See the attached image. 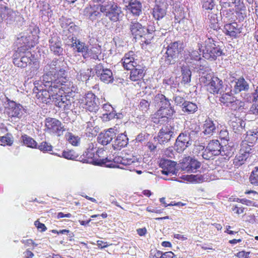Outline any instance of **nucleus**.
Here are the masks:
<instances>
[{
	"mask_svg": "<svg viewBox=\"0 0 258 258\" xmlns=\"http://www.w3.org/2000/svg\"><path fill=\"white\" fill-rule=\"evenodd\" d=\"M198 108V106L195 103L186 101L182 108V110L187 114H191L197 111Z\"/></svg>",
	"mask_w": 258,
	"mask_h": 258,
	"instance_id": "ea45409f",
	"label": "nucleus"
},
{
	"mask_svg": "<svg viewBox=\"0 0 258 258\" xmlns=\"http://www.w3.org/2000/svg\"><path fill=\"white\" fill-rule=\"evenodd\" d=\"M241 153L245 154H249V157H250L253 154L254 149L253 148V144H248L247 143H243L242 147L240 150Z\"/></svg>",
	"mask_w": 258,
	"mask_h": 258,
	"instance_id": "3c124183",
	"label": "nucleus"
},
{
	"mask_svg": "<svg viewBox=\"0 0 258 258\" xmlns=\"http://www.w3.org/2000/svg\"><path fill=\"white\" fill-rule=\"evenodd\" d=\"M219 137L221 139L228 141L229 140V134L227 130H221L219 133Z\"/></svg>",
	"mask_w": 258,
	"mask_h": 258,
	"instance_id": "69168bd1",
	"label": "nucleus"
},
{
	"mask_svg": "<svg viewBox=\"0 0 258 258\" xmlns=\"http://www.w3.org/2000/svg\"><path fill=\"white\" fill-rule=\"evenodd\" d=\"M174 132L175 128L171 125L162 127L159 131L157 137L158 142L160 144L167 143L175 136Z\"/></svg>",
	"mask_w": 258,
	"mask_h": 258,
	"instance_id": "dca6fc26",
	"label": "nucleus"
},
{
	"mask_svg": "<svg viewBox=\"0 0 258 258\" xmlns=\"http://www.w3.org/2000/svg\"><path fill=\"white\" fill-rule=\"evenodd\" d=\"M29 70L26 71V74L28 78H32L36 75L37 70L39 68V64L37 61H33L31 64Z\"/></svg>",
	"mask_w": 258,
	"mask_h": 258,
	"instance_id": "c03bdc74",
	"label": "nucleus"
},
{
	"mask_svg": "<svg viewBox=\"0 0 258 258\" xmlns=\"http://www.w3.org/2000/svg\"><path fill=\"white\" fill-rule=\"evenodd\" d=\"M21 139L24 144L28 147L31 148H37V144L36 142L30 137L26 135H24L22 136Z\"/></svg>",
	"mask_w": 258,
	"mask_h": 258,
	"instance_id": "de8ad7c7",
	"label": "nucleus"
},
{
	"mask_svg": "<svg viewBox=\"0 0 258 258\" xmlns=\"http://www.w3.org/2000/svg\"><path fill=\"white\" fill-rule=\"evenodd\" d=\"M130 30L135 38H146V27L137 20L131 22L130 24Z\"/></svg>",
	"mask_w": 258,
	"mask_h": 258,
	"instance_id": "aec40b11",
	"label": "nucleus"
},
{
	"mask_svg": "<svg viewBox=\"0 0 258 258\" xmlns=\"http://www.w3.org/2000/svg\"><path fill=\"white\" fill-rule=\"evenodd\" d=\"M201 51L198 50H192L189 52V56L185 58V62L189 64H195V62H199L201 59Z\"/></svg>",
	"mask_w": 258,
	"mask_h": 258,
	"instance_id": "f704fd0d",
	"label": "nucleus"
},
{
	"mask_svg": "<svg viewBox=\"0 0 258 258\" xmlns=\"http://www.w3.org/2000/svg\"><path fill=\"white\" fill-rule=\"evenodd\" d=\"M209 31L203 38L202 41L198 43L199 49L202 51L203 57L210 60H215L220 56L224 55L223 51L222 42L217 37H212Z\"/></svg>",
	"mask_w": 258,
	"mask_h": 258,
	"instance_id": "f03ea898",
	"label": "nucleus"
},
{
	"mask_svg": "<svg viewBox=\"0 0 258 258\" xmlns=\"http://www.w3.org/2000/svg\"><path fill=\"white\" fill-rule=\"evenodd\" d=\"M173 100L176 105L179 106L181 107V108H182L184 103L186 101L183 97L179 96H174Z\"/></svg>",
	"mask_w": 258,
	"mask_h": 258,
	"instance_id": "680f3d73",
	"label": "nucleus"
},
{
	"mask_svg": "<svg viewBox=\"0 0 258 258\" xmlns=\"http://www.w3.org/2000/svg\"><path fill=\"white\" fill-rule=\"evenodd\" d=\"M153 103L156 107L159 108L157 114L161 116L158 118V123L167 122L168 117H171L175 113L169 100L163 94L159 93L156 95L153 99Z\"/></svg>",
	"mask_w": 258,
	"mask_h": 258,
	"instance_id": "20e7f679",
	"label": "nucleus"
},
{
	"mask_svg": "<svg viewBox=\"0 0 258 258\" xmlns=\"http://www.w3.org/2000/svg\"><path fill=\"white\" fill-rule=\"evenodd\" d=\"M231 125L235 132H240L245 127V123L241 119L238 118L236 119L235 121H232Z\"/></svg>",
	"mask_w": 258,
	"mask_h": 258,
	"instance_id": "8fccbe9b",
	"label": "nucleus"
},
{
	"mask_svg": "<svg viewBox=\"0 0 258 258\" xmlns=\"http://www.w3.org/2000/svg\"><path fill=\"white\" fill-rule=\"evenodd\" d=\"M34 225L37 227L38 229L41 232L45 231L46 230V227L45 225L42 223H40L38 220L34 222Z\"/></svg>",
	"mask_w": 258,
	"mask_h": 258,
	"instance_id": "774afa93",
	"label": "nucleus"
},
{
	"mask_svg": "<svg viewBox=\"0 0 258 258\" xmlns=\"http://www.w3.org/2000/svg\"><path fill=\"white\" fill-rule=\"evenodd\" d=\"M239 3L240 0H221L220 1V4L222 9L236 6Z\"/></svg>",
	"mask_w": 258,
	"mask_h": 258,
	"instance_id": "864d4df0",
	"label": "nucleus"
},
{
	"mask_svg": "<svg viewBox=\"0 0 258 258\" xmlns=\"http://www.w3.org/2000/svg\"><path fill=\"white\" fill-rule=\"evenodd\" d=\"M3 100L5 103H7V108L10 117L20 119L26 113V109L22 105L11 100L5 95Z\"/></svg>",
	"mask_w": 258,
	"mask_h": 258,
	"instance_id": "1a4fd4ad",
	"label": "nucleus"
},
{
	"mask_svg": "<svg viewBox=\"0 0 258 258\" xmlns=\"http://www.w3.org/2000/svg\"><path fill=\"white\" fill-rule=\"evenodd\" d=\"M122 165L127 166L133 164L134 166H137V164L140 162L141 158H137L133 156H128V157H122Z\"/></svg>",
	"mask_w": 258,
	"mask_h": 258,
	"instance_id": "79ce46f5",
	"label": "nucleus"
},
{
	"mask_svg": "<svg viewBox=\"0 0 258 258\" xmlns=\"http://www.w3.org/2000/svg\"><path fill=\"white\" fill-rule=\"evenodd\" d=\"M210 21V27L214 31L217 32L220 29V27L218 22L217 15L214 14H211L210 18H209Z\"/></svg>",
	"mask_w": 258,
	"mask_h": 258,
	"instance_id": "603ef678",
	"label": "nucleus"
},
{
	"mask_svg": "<svg viewBox=\"0 0 258 258\" xmlns=\"http://www.w3.org/2000/svg\"><path fill=\"white\" fill-rule=\"evenodd\" d=\"M134 52L130 51L128 53L125 54L123 58L122 59V63L124 69L128 70L131 68H134L137 64V62L135 60V59L132 56Z\"/></svg>",
	"mask_w": 258,
	"mask_h": 258,
	"instance_id": "2f4dec72",
	"label": "nucleus"
},
{
	"mask_svg": "<svg viewBox=\"0 0 258 258\" xmlns=\"http://www.w3.org/2000/svg\"><path fill=\"white\" fill-rule=\"evenodd\" d=\"M202 7L206 10H212L215 7L214 0H201Z\"/></svg>",
	"mask_w": 258,
	"mask_h": 258,
	"instance_id": "4d7b16f0",
	"label": "nucleus"
},
{
	"mask_svg": "<svg viewBox=\"0 0 258 258\" xmlns=\"http://www.w3.org/2000/svg\"><path fill=\"white\" fill-rule=\"evenodd\" d=\"M258 139V128L252 129L247 132L245 141L250 144H254Z\"/></svg>",
	"mask_w": 258,
	"mask_h": 258,
	"instance_id": "4c0bfd02",
	"label": "nucleus"
},
{
	"mask_svg": "<svg viewBox=\"0 0 258 258\" xmlns=\"http://www.w3.org/2000/svg\"><path fill=\"white\" fill-rule=\"evenodd\" d=\"M101 117L104 121H108L114 118L121 119L123 115L122 113H116L114 110L109 112V113H103Z\"/></svg>",
	"mask_w": 258,
	"mask_h": 258,
	"instance_id": "37998d69",
	"label": "nucleus"
},
{
	"mask_svg": "<svg viewBox=\"0 0 258 258\" xmlns=\"http://www.w3.org/2000/svg\"><path fill=\"white\" fill-rule=\"evenodd\" d=\"M30 36H28L24 33L19 34L15 42V45L17 47L16 51L26 52L31 47H33Z\"/></svg>",
	"mask_w": 258,
	"mask_h": 258,
	"instance_id": "9b49d317",
	"label": "nucleus"
},
{
	"mask_svg": "<svg viewBox=\"0 0 258 258\" xmlns=\"http://www.w3.org/2000/svg\"><path fill=\"white\" fill-rule=\"evenodd\" d=\"M57 79L61 80V81L63 82V84H66L65 82H69V81H63L61 80V78H62L64 77L66 73V70L64 68H60V65L57 64ZM70 82L74 86L72 83H71V82Z\"/></svg>",
	"mask_w": 258,
	"mask_h": 258,
	"instance_id": "052dcab7",
	"label": "nucleus"
},
{
	"mask_svg": "<svg viewBox=\"0 0 258 258\" xmlns=\"http://www.w3.org/2000/svg\"><path fill=\"white\" fill-rule=\"evenodd\" d=\"M224 29L223 31L226 35L235 38L237 37V34L241 33L240 29L238 27L236 22L226 24Z\"/></svg>",
	"mask_w": 258,
	"mask_h": 258,
	"instance_id": "c756f323",
	"label": "nucleus"
},
{
	"mask_svg": "<svg viewBox=\"0 0 258 258\" xmlns=\"http://www.w3.org/2000/svg\"><path fill=\"white\" fill-rule=\"evenodd\" d=\"M96 151L94 150V146L93 144L89 145V148L87 151L83 154V156L87 159H83V163H91L94 162L96 164H99L101 163H96L95 159V152ZM105 162L102 161L101 163H104Z\"/></svg>",
	"mask_w": 258,
	"mask_h": 258,
	"instance_id": "473e14b6",
	"label": "nucleus"
},
{
	"mask_svg": "<svg viewBox=\"0 0 258 258\" xmlns=\"http://www.w3.org/2000/svg\"><path fill=\"white\" fill-rule=\"evenodd\" d=\"M94 70L97 76L102 82L107 84L113 82L114 78L111 70L105 68L100 63L95 66Z\"/></svg>",
	"mask_w": 258,
	"mask_h": 258,
	"instance_id": "ddd939ff",
	"label": "nucleus"
},
{
	"mask_svg": "<svg viewBox=\"0 0 258 258\" xmlns=\"http://www.w3.org/2000/svg\"><path fill=\"white\" fill-rule=\"evenodd\" d=\"M17 18H20L18 13L6 6L1 7L0 22L4 21L7 24H13Z\"/></svg>",
	"mask_w": 258,
	"mask_h": 258,
	"instance_id": "a211bd4d",
	"label": "nucleus"
},
{
	"mask_svg": "<svg viewBox=\"0 0 258 258\" xmlns=\"http://www.w3.org/2000/svg\"><path fill=\"white\" fill-rule=\"evenodd\" d=\"M13 144V140L9 137L5 136L2 137L0 138V144L2 146L11 145Z\"/></svg>",
	"mask_w": 258,
	"mask_h": 258,
	"instance_id": "0e129e2a",
	"label": "nucleus"
},
{
	"mask_svg": "<svg viewBox=\"0 0 258 258\" xmlns=\"http://www.w3.org/2000/svg\"><path fill=\"white\" fill-rule=\"evenodd\" d=\"M58 60L56 58L49 61L44 67V75L42 76L40 82L45 83L46 86H51L53 83H63V82L57 79V64Z\"/></svg>",
	"mask_w": 258,
	"mask_h": 258,
	"instance_id": "39448f33",
	"label": "nucleus"
},
{
	"mask_svg": "<svg viewBox=\"0 0 258 258\" xmlns=\"http://www.w3.org/2000/svg\"><path fill=\"white\" fill-rule=\"evenodd\" d=\"M92 76V69H84L81 70L77 74L76 77L78 80L83 82L87 81Z\"/></svg>",
	"mask_w": 258,
	"mask_h": 258,
	"instance_id": "c9c22d12",
	"label": "nucleus"
},
{
	"mask_svg": "<svg viewBox=\"0 0 258 258\" xmlns=\"http://www.w3.org/2000/svg\"><path fill=\"white\" fill-rule=\"evenodd\" d=\"M166 6L163 3H156L152 9L151 14L153 17L157 21L163 18L166 15Z\"/></svg>",
	"mask_w": 258,
	"mask_h": 258,
	"instance_id": "393cba45",
	"label": "nucleus"
},
{
	"mask_svg": "<svg viewBox=\"0 0 258 258\" xmlns=\"http://www.w3.org/2000/svg\"><path fill=\"white\" fill-rule=\"evenodd\" d=\"M249 159V154H243L240 151L239 154L237 155L234 159L233 163L235 166H240L245 163Z\"/></svg>",
	"mask_w": 258,
	"mask_h": 258,
	"instance_id": "e433bc0d",
	"label": "nucleus"
},
{
	"mask_svg": "<svg viewBox=\"0 0 258 258\" xmlns=\"http://www.w3.org/2000/svg\"><path fill=\"white\" fill-rule=\"evenodd\" d=\"M53 155H57L59 157H63L68 160H76V159L78 157L79 155L77 153H76L73 150H69L67 149L66 150H64L62 153L61 155H57V154L53 153Z\"/></svg>",
	"mask_w": 258,
	"mask_h": 258,
	"instance_id": "a19ab883",
	"label": "nucleus"
},
{
	"mask_svg": "<svg viewBox=\"0 0 258 258\" xmlns=\"http://www.w3.org/2000/svg\"><path fill=\"white\" fill-rule=\"evenodd\" d=\"M45 131L49 134H55L60 136L65 131L64 126L58 119L54 118H46L45 120Z\"/></svg>",
	"mask_w": 258,
	"mask_h": 258,
	"instance_id": "9d476101",
	"label": "nucleus"
},
{
	"mask_svg": "<svg viewBox=\"0 0 258 258\" xmlns=\"http://www.w3.org/2000/svg\"><path fill=\"white\" fill-rule=\"evenodd\" d=\"M221 153L220 155L222 156H225V159L230 158L234 154L235 149L230 146H222V149H221Z\"/></svg>",
	"mask_w": 258,
	"mask_h": 258,
	"instance_id": "09e8293b",
	"label": "nucleus"
},
{
	"mask_svg": "<svg viewBox=\"0 0 258 258\" xmlns=\"http://www.w3.org/2000/svg\"><path fill=\"white\" fill-rule=\"evenodd\" d=\"M117 131L113 128H110L104 133L99 134L97 137V141L102 145H106L110 143L113 139L115 138Z\"/></svg>",
	"mask_w": 258,
	"mask_h": 258,
	"instance_id": "4be33fe9",
	"label": "nucleus"
},
{
	"mask_svg": "<svg viewBox=\"0 0 258 258\" xmlns=\"http://www.w3.org/2000/svg\"><path fill=\"white\" fill-rule=\"evenodd\" d=\"M49 46L50 50L54 55H62L63 49L62 48L60 38L56 34H53L49 39Z\"/></svg>",
	"mask_w": 258,
	"mask_h": 258,
	"instance_id": "412c9836",
	"label": "nucleus"
},
{
	"mask_svg": "<svg viewBox=\"0 0 258 258\" xmlns=\"http://www.w3.org/2000/svg\"><path fill=\"white\" fill-rule=\"evenodd\" d=\"M176 162L168 159H162L159 166L162 169L161 173L164 175H173L175 173Z\"/></svg>",
	"mask_w": 258,
	"mask_h": 258,
	"instance_id": "5701e85b",
	"label": "nucleus"
},
{
	"mask_svg": "<svg viewBox=\"0 0 258 258\" xmlns=\"http://www.w3.org/2000/svg\"><path fill=\"white\" fill-rule=\"evenodd\" d=\"M202 133L208 137L213 136L214 134L216 133L217 131L215 123L210 118L206 119L204 121L202 126Z\"/></svg>",
	"mask_w": 258,
	"mask_h": 258,
	"instance_id": "cd10ccee",
	"label": "nucleus"
},
{
	"mask_svg": "<svg viewBox=\"0 0 258 258\" xmlns=\"http://www.w3.org/2000/svg\"><path fill=\"white\" fill-rule=\"evenodd\" d=\"M209 179V175L207 174H196L190 175L189 176L188 180L190 181H194L198 183H201L205 181H207Z\"/></svg>",
	"mask_w": 258,
	"mask_h": 258,
	"instance_id": "a18cd8bd",
	"label": "nucleus"
},
{
	"mask_svg": "<svg viewBox=\"0 0 258 258\" xmlns=\"http://www.w3.org/2000/svg\"><path fill=\"white\" fill-rule=\"evenodd\" d=\"M201 166V163L192 158H190L189 162L186 167V170L188 172H194Z\"/></svg>",
	"mask_w": 258,
	"mask_h": 258,
	"instance_id": "49530a36",
	"label": "nucleus"
},
{
	"mask_svg": "<svg viewBox=\"0 0 258 258\" xmlns=\"http://www.w3.org/2000/svg\"><path fill=\"white\" fill-rule=\"evenodd\" d=\"M150 258H163V252L159 250L151 252L150 255Z\"/></svg>",
	"mask_w": 258,
	"mask_h": 258,
	"instance_id": "338daca9",
	"label": "nucleus"
},
{
	"mask_svg": "<svg viewBox=\"0 0 258 258\" xmlns=\"http://www.w3.org/2000/svg\"><path fill=\"white\" fill-rule=\"evenodd\" d=\"M222 145L217 140L211 141L206 148L203 146H199V150H203L202 156L207 160H213L215 156H218L221 153Z\"/></svg>",
	"mask_w": 258,
	"mask_h": 258,
	"instance_id": "6e6552de",
	"label": "nucleus"
},
{
	"mask_svg": "<svg viewBox=\"0 0 258 258\" xmlns=\"http://www.w3.org/2000/svg\"><path fill=\"white\" fill-rule=\"evenodd\" d=\"M219 101L223 105L229 107L232 110H236L239 108V101L235 97L232 96L230 93L224 92L221 94H219Z\"/></svg>",
	"mask_w": 258,
	"mask_h": 258,
	"instance_id": "2eb2a0df",
	"label": "nucleus"
},
{
	"mask_svg": "<svg viewBox=\"0 0 258 258\" xmlns=\"http://www.w3.org/2000/svg\"><path fill=\"white\" fill-rule=\"evenodd\" d=\"M150 107V102L145 99H142L140 102L139 107L143 111L146 112Z\"/></svg>",
	"mask_w": 258,
	"mask_h": 258,
	"instance_id": "e2e57ef3",
	"label": "nucleus"
},
{
	"mask_svg": "<svg viewBox=\"0 0 258 258\" xmlns=\"http://www.w3.org/2000/svg\"><path fill=\"white\" fill-rule=\"evenodd\" d=\"M93 3H90V6L86 7L84 10V15L90 20L93 21L101 17V13L100 11V6L102 4L93 5Z\"/></svg>",
	"mask_w": 258,
	"mask_h": 258,
	"instance_id": "6ab92c4d",
	"label": "nucleus"
},
{
	"mask_svg": "<svg viewBox=\"0 0 258 258\" xmlns=\"http://www.w3.org/2000/svg\"><path fill=\"white\" fill-rule=\"evenodd\" d=\"M100 11L110 21L113 22L120 21L123 16L121 7L113 1L102 4L100 6Z\"/></svg>",
	"mask_w": 258,
	"mask_h": 258,
	"instance_id": "0eeeda50",
	"label": "nucleus"
},
{
	"mask_svg": "<svg viewBox=\"0 0 258 258\" xmlns=\"http://www.w3.org/2000/svg\"><path fill=\"white\" fill-rule=\"evenodd\" d=\"M80 139L78 136H75L72 133H69L68 141L73 146H77L79 144Z\"/></svg>",
	"mask_w": 258,
	"mask_h": 258,
	"instance_id": "bf43d9fd",
	"label": "nucleus"
},
{
	"mask_svg": "<svg viewBox=\"0 0 258 258\" xmlns=\"http://www.w3.org/2000/svg\"><path fill=\"white\" fill-rule=\"evenodd\" d=\"M52 146L46 142H42L37 148L43 152H48L52 151Z\"/></svg>",
	"mask_w": 258,
	"mask_h": 258,
	"instance_id": "13d9d810",
	"label": "nucleus"
},
{
	"mask_svg": "<svg viewBox=\"0 0 258 258\" xmlns=\"http://www.w3.org/2000/svg\"><path fill=\"white\" fill-rule=\"evenodd\" d=\"M115 140L113 142L112 147L114 150H120L122 148L126 147L128 143V139L125 132L116 135Z\"/></svg>",
	"mask_w": 258,
	"mask_h": 258,
	"instance_id": "a878e982",
	"label": "nucleus"
},
{
	"mask_svg": "<svg viewBox=\"0 0 258 258\" xmlns=\"http://www.w3.org/2000/svg\"><path fill=\"white\" fill-rule=\"evenodd\" d=\"M134 68H131L130 79L133 81H140L146 73V67L143 64H137Z\"/></svg>",
	"mask_w": 258,
	"mask_h": 258,
	"instance_id": "b1692460",
	"label": "nucleus"
},
{
	"mask_svg": "<svg viewBox=\"0 0 258 258\" xmlns=\"http://www.w3.org/2000/svg\"><path fill=\"white\" fill-rule=\"evenodd\" d=\"M247 101L252 103L254 102V103H253L249 108V114L258 115V99L256 101H252V95L251 93L249 96V98H247Z\"/></svg>",
	"mask_w": 258,
	"mask_h": 258,
	"instance_id": "5fc2aeb1",
	"label": "nucleus"
},
{
	"mask_svg": "<svg viewBox=\"0 0 258 258\" xmlns=\"http://www.w3.org/2000/svg\"><path fill=\"white\" fill-rule=\"evenodd\" d=\"M125 7L134 16L138 17L142 13V4L139 0H131Z\"/></svg>",
	"mask_w": 258,
	"mask_h": 258,
	"instance_id": "bb28decb",
	"label": "nucleus"
},
{
	"mask_svg": "<svg viewBox=\"0 0 258 258\" xmlns=\"http://www.w3.org/2000/svg\"><path fill=\"white\" fill-rule=\"evenodd\" d=\"M84 105L87 111L96 113L100 108L99 99L94 93L89 92L86 94Z\"/></svg>",
	"mask_w": 258,
	"mask_h": 258,
	"instance_id": "4468645a",
	"label": "nucleus"
},
{
	"mask_svg": "<svg viewBox=\"0 0 258 258\" xmlns=\"http://www.w3.org/2000/svg\"><path fill=\"white\" fill-rule=\"evenodd\" d=\"M69 40L71 41V42L70 45L71 47L73 48L74 50H76L78 52H88V47L85 43L81 42L80 40L77 39V38L73 36Z\"/></svg>",
	"mask_w": 258,
	"mask_h": 258,
	"instance_id": "7c9ffc66",
	"label": "nucleus"
},
{
	"mask_svg": "<svg viewBox=\"0 0 258 258\" xmlns=\"http://www.w3.org/2000/svg\"><path fill=\"white\" fill-rule=\"evenodd\" d=\"M182 73V83L184 84H188L191 81V72L189 67L183 65L181 67Z\"/></svg>",
	"mask_w": 258,
	"mask_h": 258,
	"instance_id": "58836bf2",
	"label": "nucleus"
},
{
	"mask_svg": "<svg viewBox=\"0 0 258 258\" xmlns=\"http://www.w3.org/2000/svg\"><path fill=\"white\" fill-rule=\"evenodd\" d=\"M200 131V127L193 124L181 133L177 137L175 143V149L178 153H181L191 146Z\"/></svg>",
	"mask_w": 258,
	"mask_h": 258,
	"instance_id": "7ed1b4c3",
	"label": "nucleus"
},
{
	"mask_svg": "<svg viewBox=\"0 0 258 258\" xmlns=\"http://www.w3.org/2000/svg\"><path fill=\"white\" fill-rule=\"evenodd\" d=\"M13 63L20 68H25L32 62V54L29 52H20L16 51L13 55Z\"/></svg>",
	"mask_w": 258,
	"mask_h": 258,
	"instance_id": "f8f14e48",
	"label": "nucleus"
},
{
	"mask_svg": "<svg viewBox=\"0 0 258 258\" xmlns=\"http://www.w3.org/2000/svg\"><path fill=\"white\" fill-rule=\"evenodd\" d=\"M41 83V89L37 88L38 92L36 95L40 101L45 104L53 103L63 110L72 109L73 97L77 89L76 86L70 82L53 83L51 86Z\"/></svg>",
	"mask_w": 258,
	"mask_h": 258,
	"instance_id": "f257e3e1",
	"label": "nucleus"
},
{
	"mask_svg": "<svg viewBox=\"0 0 258 258\" xmlns=\"http://www.w3.org/2000/svg\"><path fill=\"white\" fill-rule=\"evenodd\" d=\"M146 27V36L149 34H153L154 33H156L155 35L159 34V32L162 29L159 26L158 22L151 20L147 23V26Z\"/></svg>",
	"mask_w": 258,
	"mask_h": 258,
	"instance_id": "72a5a7b5",
	"label": "nucleus"
},
{
	"mask_svg": "<svg viewBox=\"0 0 258 258\" xmlns=\"http://www.w3.org/2000/svg\"><path fill=\"white\" fill-rule=\"evenodd\" d=\"M183 44L181 41H174L168 45L162 60H164L167 64H174L179 59L183 50Z\"/></svg>",
	"mask_w": 258,
	"mask_h": 258,
	"instance_id": "423d86ee",
	"label": "nucleus"
},
{
	"mask_svg": "<svg viewBox=\"0 0 258 258\" xmlns=\"http://www.w3.org/2000/svg\"><path fill=\"white\" fill-rule=\"evenodd\" d=\"M249 181L252 184L258 185V166L255 167L251 172L249 176Z\"/></svg>",
	"mask_w": 258,
	"mask_h": 258,
	"instance_id": "6e6d98bb",
	"label": "nucleus"
},
{
	"mask_svg": "<svg viewBox=\"0 0 258 258\" xmlns=\"http://www.w3.org/2000/svg\"><path fill=\"white\" fill-rule=\"evenodd\" d=\"M249 89V83L243 77L235 80V84L233 87V91L235 93H238L241 91H247Z\"/></svg>",
	"mask_w": 258,
	"mask_h": 258,
	"instance_id": "c85d7f7f",
	"label": "nucleus"
},
{
	"mask_svg": "<svg viewBox=\"0 0 258 258\" xmlns=\"http://www.w3.org/2000/svg\"><path fill=\"white\" fill-rule=\"evenodd\" d=\"M210 82L208 84V90L213 94H221L224 92L223 81L216 76H208Z\"/></svg>",
	"mask_w": 258,
	"mask_h": 258,
	"instance_id": "f3484780",
	"label": "nucleus"
}]
</instances>
